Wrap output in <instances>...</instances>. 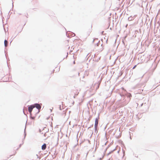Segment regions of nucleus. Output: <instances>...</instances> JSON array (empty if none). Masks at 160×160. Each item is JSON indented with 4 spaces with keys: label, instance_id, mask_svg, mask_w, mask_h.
I'll use <instances>...</instances> for the list:
<instances>
[{
    "label": "nucleus",
    "instance_id": "f257e3e1",
    "mask_svg": "<svg viewBox=\"0 0 160 160\" xmlns=\"http://www.w3.org/2000/svg\"><path fill=\"white\" fill-rule=\"evenodd\" d=\"M99 84L98 83H95L94 84H92L91 88L92 90H94L95 91L99 88Z\"/></svg>",
    "mask_w": 160,
    "mask_h": 160
},
{
    "label": "nucleus",
    "instance_id": "f03ea898",
    "mask_svg": "<svg viewBox=\"0 0 160 160\" xmlns=\"http://www.w3.org/2000/svg\"><path fill=\"white\" fill-rule=\"evenodd\" d=\"M66 33L67 34L69 37H73L75 36V34L74 33H73L72 32L69 31H68Z\"/></svg>",
    "mask_w": 160,
    "mask_h": 160
},
{
    "label": "nucleus",
    "instance_id": "7ed1b4c3",
    "mask_svg": "<svg viewBox=\"0 0 160 160\" xmlns=\"http://www.w3.org/2000/svg\"><path fill=\"white\" fill-rule=\"evenodd\" d=\"M99 119V118H96L95 119V128L96 129L98 127V119Z\"/></svg>",
    "mask_w": 160,
    "mask_h": 160
},
{
    "label": "nucleus",
    "instance_id": "20e7f679",
    "mask_svg": "<svg viewBox=\"0 0 160 160\" xmlns=\"http://www.w3.org/2000/svg\"><path fill=\"white\" fill-rule=\"evenodd\" d=\"M35 107V106L33 105H31L29 106L28 108V110L29 112L31 113L32 109Z\"/></svg>",
    "mask_w": 160,
    "mask_h": 160
},
{
    "label": "nucleus",
    "instance_id": "39448f33",
    "mask_svg": "<svg viewBox=\"0 0 160 160\" xmlns=\"http://www.w3.org/2000/svg\"><path fill=\"white\" fill-rule=\"evenodd\" d=\"M35 107H36L37 109H40L41 108V106L38 104H36L35 105V106H34Z\"/></svg>",
    "mask_w": 160,
    "mask_h": 160
},
{
    "label": "nucleus",
    "instance_id": "423d86ee",
    "mask_svg": "<svg viewBox=\"0 0 160 160\" xmlns=\"http://www.w3.org/2000/svg\"><path fill=\"white\" fill-rule=\"evenodd\" d=\"M46 144H44L42 146V149L43 150H45L46 148Z\"/></svg>",
    "mask_w": 160,
    "mask_h": 160
},
{
    "label": "nucleus",
    "instance_id": "0eeeda50",
    "mask_svg": "<svg viewBox=\"0 0 160 160\" xmlns=\"http://www.w3.org/2000/svg\"><path fill=\"white\" fill-rule=\"evenodd\" d=\"M4 42L5 46V47H6L8 45V41L6 40H5Z\"/></svg>",
    "mask_w": 160,
    "mask_h": 160
},
{
    "label": "nucleus",
    "instance_id": "6e6552de",
    "mask_svg": "<svg viewBox=\"0 0 160 160\" xmlns=\"http://www.w3.org/2000/svg\"><path fill=\"white\" fill-rule=\"evenodd\" d=\"M137 66L136 65H135L133 68V69H134Z\"/></svg>",
    "mask_w": 160,
    "mask_h": 160
},
{
    "label": "nucleus",
    "instance_id": "1a4fd4ad",
    "mask_svg": "<svg viewBox=\"0 0 160 160\" xmlns=\"http://www.w3.org/2000/svg\"><path fill=\"white\" fill-rule=\"evenodd\" d=\"M32 119H34V117H32Z\"/></svg>",
    "mask_w": 160,
    "mask_h": 160
},
{
    "label": "nucleus",
    "instance_id": "9d476101",
    "mask_svg": "<svg viewBox=\"0 0 160 160\" xmlns=\"http://www.w3.org/2000/svg\"><path fill=\"white\" fill-rule=\"evenodd\" d=\"M75 61H74V62H73V63H74V64H75Z\"/></svg>",
    "mask_w": 160,
    "mask_h": 160
},
{
    "label": "nucleus",
    "instance_id": "9b49d317",
    "mask_svg": "<svg viewBox=\"0 0 160 160\" xmlns=\"http://www.w3.org/2000/svg\"><path fill=\"white\" fill-rule=\"evenodd\" d=\"M16 152H15V153H14V155H15V154H16Z\"/></svg>",
    "mask_w": 160,
    "mask_h": 160
},
{
    "label": "nucleus",
    "instance_id": "f8f14e48",
    "mask_svg": "<svg viewBox=\"0 0 160 160\" xmlns=\"http://www.w3.org/2000/svg\"><path fill=\"white\" fill-rule=\"evenodd\" d=\"M46 134V133H45L44 134V135L45 136V134Z\"/></svg>",
    "mask_w": 160,
    "mask_h": 160
},
{
    "label": "nucleus",
    "instance_id": "ddd939ff",
    "mask_svg": "<svg viewBox=\"0 0 160 160\" xmlns=\"http://www.w3.org/2000/svg\"><path fill=\"white\" fill-rule=\"evenodd\" d=\"M103 31H102V34L103 33Z\"/></svg>",
    "mask_w": 160,
    "mask_h": 160
},
{
    "label": "nucleus",
    "instance_id": "4468645a",
    "mask_svg": "<svg viewBox=\"0 0 160 160\" xmlns=\"http://www.w3.org/2000/svg\"><path fill=\"white\" fill-rule=\"evenodd\" d=\"M78 93L76 94H77V95H78Z\"/></svg>",
    "mask_w": 160,
    "mask_h": 160
}]
</instances>
